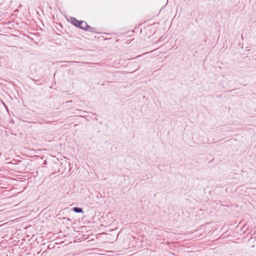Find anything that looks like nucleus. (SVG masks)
<instances>
[{
	"label": "nucleus",
	"instance_id": "nucleus-4",
	"mask_svg": "<svg viewBox=\"0 0 256 256\" xmlns=\"http://www.w3.org/2000/svg\"><path fill=\"white\" fill-rule=\"evenodd\" d=\"M47 170V168L45 166H42L38 168L36 171L37 174H40V172H44Z\"/></svg>",
	"mask_w": 256,
	"mask_h": 256
},
{
	"label": "nucleus",
	"instance_id": "nucleus-9",
	"mask_svg": "<svg viewBox=\"0 0 256 256\" xmlns=\"http://www.w3.org/2000/svg\"><path fill=\"white\" fill-rule=\"evenodd\" d=\"M77 62L76 61H74V62Z\"/></svg>",
	"mask_w": 256,
	"mask_h": 256
},
{
	"label": "nucleus",
	"instance_id": "nucleus-1",
	"mask_svg": "<svg viewBox=\"0 0 256 256\" xmlns=\"http://www.w3.org/2000/svg\"><path fill=\"white\" fill-rule=\"evenodd\" d=\"M70 22L74 26L79 28L80 26V24L82 23V20H78L74 17H70Z\"/></svg>",
	"mask_w": 256,
	"mask_h": 256
},
{
	"label": "nucleus",
	"instance_id": "nucleus-7",
	"mask_svg": "<svg viewBox=\"0 0 256 256\" xmlns=\"http://www.w3.org/2000/svg\"><path fill=\"white\" fill-rule=\"evenodd\" d=\"M63 220H70V219L68 218L64 217L63 218Z\"/></svg>",
	"mask_w": 256,
	"mask_h": 256
},
{
	"label": "nucleus",
	"instance_id": "nucleus-10",
	"mask_svg": "<svg viewBox=\"0 0 256 256\" xmlns=\"http://www.w3.org/2000/svg\"><path fill=\"white\" fill-rule=\"evenodd\" d=\"M18 178H20V179H21V178H21V177H18Z\"/></svg>",
	"mask_w": 256,
	"mask_h": 256
},
{
	"label": "nucleus",
	"instance_id": "nucleus-3",
	"mask_svg": "<svg viewBox=\"0 0 256 256\" xmlns=\"http://www.w3.org/2000/svg\"><path fill=\"white\" fill-rule=\"evenodd\" d=\"M72 210L76 213H84L82 208L80 207H74Z\"/></svg>",
	"mask_w": 256,
	"mask_h": 256
},
{
	"label": "nucleus",
	"instance_id": "nucleus-5",
	"mask_svg": "<svg viewBox=\"0 0 256 256\" xmlns=\"http://www.w3.org/2000/svg\"><path fill=\"white\" fill-rule=\"evenodd\" d=\"M86 31L90 32H96V28H95L91 27L89 25L88 26L86 30Z\"/></svg>",
	"mask_w": 256,
	"mask_h": 256
},
{
	"label": "nucleus",
	"instance_id": "nucleus-2",
	"mask_svg": "<svg viewBox=\"0 0 256 256\" xmlns=\"http://www.w3.org/2000/svg\"><path fill=\"white\" fill-rule=\"evenodd\" d=\"M88 26V25L86 22L82 20V23L80 24V26L79 28L82 30H86Z\"/></svg>",
	"mask_w": 256,
	"mask_h": 256
},
{
	"label": "nucleus",
	"instance_id": "nucleus-8",
	"mask_svg": "<svg viewBox=\"0 0 256 256\" xmlns=\"http://www.w3.org/2000/svg\"><path fill=\"white\" fill-rule=\"evenodd\" d=\"M83 113L86 114V113H88V112H86V111H84V112H83Z\"/></svg>",
	"mask_w": 256,
	"mask_h": 256
},
{
	"label": "nucleus",
	"instance_id": "nucleus-6",
	"mask_svg": "<svg viewBox=\"0 0 256 256\" xmlns=\"http://www.w3.org/2000/svg\"><path fill=\"white\" fill-rule=\"evenodd\" d=\"M31 79H32V80H34V82H35V83H36V84H38V85H39V84H38V80H34V79H32V78H31Z\"/></svg>",
	"mask_w": 256,
	"mask_h": 256
}]
</instances>
